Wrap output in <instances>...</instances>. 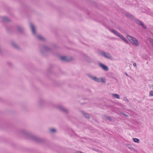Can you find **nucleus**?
<instances>
[{
	"instance_id": "obj_20",
	"label": "nucleus",
	"mask_w": 153,
	"mask_h": 153,
	"mask_svg": "<svg viewBox=\"0 0 153 153\" xmlns=\"http://www.w3.org/2000/svg\"><path fill=\"white\" fill-rule=\"evenodd\" d=\"M134 45H136L137 46H139V45L138 42L135 38H134Z\"/></svg>"
},
{
	"instance_id": "obj_21",
	"label": "nucleus",
	"mask_w": 153,
	"mask_h": 153,
	"mask_svg": "<svg viewBox=\"0 0 153 153\" xmlns=\"http://www.w3.org/2000/svg\"><path fill=\"white\" fill-rule=\"evenodd\" d=\"M50 131L52 133H54L56 132V130L55 128H50Z\"/></svg>"
},
{
	"instance_id": "obj_37",
	"label": "nucleus",
	"mask_w": 153,
	"mask_h": 153,
	"mask_svg": "<svg viewBox=\"0 0 153 153\" xmlns=\"http://www.w3.org/2000/svg\"><path fill=\"white\" fill-rule=\"evenodd\" d=\"M133 140L134 141V138H133Z\"/></svg>"
},
{
	"instance_id": "obj_15",
	"label": "nucleus",
	"mask_w": 153,
	"mask_h": 153,
	"mask_svg": "<svg viewBox=\"0 0 153 153\" xmlns=\"http://www.w3.org/2000/svg\"><path fill=\"white\" fill-rule=\"evenodd\" d=\"M81 113L86 118L88 119L89 118V114L88 113H85L83 111H81Z\"/></svg>"
},
{
	"instance_id": "obj_3",
	"label": "nucleus",
	"mask_w": 153,
	"mask_h": 153,
	"mask_svg": "<svg viewBox=\"0 0 153 153\" xmlns=\"http://www.w3.org/2000/svg\"><path fill=\"white\" fill-rule=\"evenodd\" d=\"M30 27L33 34L34 36L35 37L40 41H45L46 40V39L42 36L39 35H38L36 34L35 31V27L31 23L30 24Z\"/></svg>"
},
{
	"instance_id": "obj_36",
	"label": "nucleus",
	"mask_w": 153,
	"mask_h": 153,
	"mask_svg": "<svg viewBox=\"0 0 153 153\" xmlns=\"http://www.w3.org/2000/svg\"><path fill=\"white\" fill-rule=\"evenodd\" d=\"M138 118H139L140 117V116H138Z\"/></svg>"
},
{
	"instance_id": "obj_12",
	"label": "nucleus",
	"mask_w": 153,
	"mask_h": 153,
	"mask_svg": "<svg viewBox=\"0 0 153 153\" xmlns=\"http://www.w3.org/2000/svg\"><path fill=\"white\" fill-rule=\"evenodd\" d=\"M60 59L62 60L66 61H69L72 60L71 58L65 56H61Z\"/></svg>"
},
{
	"instance_id": "obj_11",
	"label": "nucleus",
	"mask_w": 153,
	"mask_h": 153,
	"mask_svg": "<svg viewBox=\"0 0 153 153\" xmlns=\"http://www.w3.org/2000/svg\"><path fill=\"white\" fill-rule=\"evenodd\" d=\"M134 21H135L136 23L138 25L142 26L143 27V28L145 29H146V25H144V23L143 22H141L140 20L138 19H136L135 20H134Z\"/></svg>"
},
{
	"instance_id": "obj_38",
	"label": "nucleus",
	"mask_w": 153,
	"mask_h": 153,
	"mask_svg": "<svg viewBox=\"0 0 153 153\" xmlns=\"http://www.w3.org/2000/svg\"><path fill=\"white\" fill-rule=\"evenodd\" d=\"M134 152H136V150L135 149H134Z\"/></svg>"
},
{
	"instance_id": "obj_24",
	"label": "nucleus",
	"mask_w": 153,
	"mask_h": 153,
	"mask_svg": "<svg viewBox=\"0 0 153 153\" xmlns=\"http://www.w3.org/2000/svg\"><path fill=\"white\" fill-rule=\"evenodd\" d=\"M149 96H153V91H150L149 95Z\"/></svg>"
},
{
	"instance_id": "obj_7",
	"label": "nucleus",
	"mask_w": 153,
	"mask_h": 153,
	"mask_svg": "<svg viewBox=\"0 0 153 153\" xmlns=\"http://www.w3.org/2000/svg\"><path fill=\"white\" fill-rule=\"evenodd\" d=\"M56 107L60 111L64 113L68 114L69 112L68 110L66 108L62 105H57Z\"/></svg>"
},
{
	"instance_id": "obj_5",
	"label": "nucleus",
	"mask_w": 153,
	"mask_h": 153,
	"mask_svg": "<svg viewBox=\"0 0 153 153\" xmlns=\"http://www.w3.org/2000/svg\"><path fill=\"white\" fill-rule=\"evenodd\" d=\"M40 52L42 54H44L46 52H52V49L49 48L46 45H42L40 47Z\"/></svg>"
},
{
	"instance_id": "obj_9",
	"label": "nucleus",
	"mask_w": 153,
	"mask_h": 153,
	"mask_svg": "<svg viewBox=\"0 0 153 153\" xmlns=\"http://www.w3.org/2000/svg\"><path fill=\"white\" fill-rule=\"evenodd\" d=\"M98 65L104 71H107L108 70L109 68L107 66L100 62H98Z\"/></svg>"
},
{
	"instance_id": "obj_8",
	"label": "nucleus",
	"mask_w": 153,
	"mask_h": 153,
	"mask_svg": "<svg viewBox=\"0 0 153 153\" xmlns=\"http://www.w3.org/2000/svg\"><path fill=\"white\" fill-rule=\"evenodd\" d=\"M110 30L112 33H114L117 36L119 37L122 39H123L124 38V36L119 33L117 32L116 30H114L113 29H110Z\"/></svg>"
},
{
	"instance_id": "obj_33",
	"label": "nucleus",
	"mask_w": 153,
	"mask_h": 153,
	"mask_svg": "<svg viewBox=\"0 0 153 153\" xmlns=\"http://www.w3.org/2000/svg\"><path fill=\"white\" fill-rule=\"evenodd\" d=\"M1 52V46H0V52Z\"/></svg>"
},
{
	"instance_id": "obj_39",
	"label": "nucleus",
	"mask_w": 153,
	"mask_h": 153,
	"mask_svg": "<svg viewBox=\"0 0 153 153\" xmlns=\"http://www.w3.org/2000/svg\"><path fill=\"white\" fill-rule=\"evenodd\" d=\"M134 118H135V115H134Z\"/></svg>"
},
{
	"instance_id": "obj_32",
	"label": "nucleus",
	"mask_w": 153,
	"mask_h": 153,
	"mask_svg": "<svg viewBox=\"0 0 153 153\" xmlns=\"http://www.w3.org/2000/svg\"><path fill=\"white\" fill-rule=\"evenodd\" d=\"M124 115H125V116H127V115H126V114H124Z\"/></svg>"
},
{
	"instance_id": "obj_16",
	"label": "nucleus",
	"mask_w": 153,
	"mask_h": 153,
	"mask_svg": "<svg viewBox=\"0 0 153 153\" xmlns=\"http://www.w3.org/2000/svg\"><path fill=\"white\" fill-rule=\"evenodd\" d=\"M127 37L128 40L130 41L132 44H134V39L132 37L129 36H127Z\"/></svg>"
},
{
	"instance_id": "obj_14",
	"label": "nucleus",
	"mask_w": 153,
	"mask_h": 153,
	"mask_svg": "<svg viewBox=\"0 0 153 153\" xmlns=\"http://www.w3.org/2000/svg\"><path fill=\"white\" fill-rule=\"evenodd\" d=\"M0 18L4 22H7L10 21V20L9 19L5 16L0 17Z\"/></svg>"
},
{
	"instance_id": "obj_19",
	"label": "nucleus",
	"mask_w": 153,
	"mask_h": 153,
	"mask_svg": "<svg viewBox=\"0 0 153 153\" xmlns=\"http://www.w3.org/2000/svg\"><path fill=\"white\" fill-rule=\"evenodd\" d=\"M126 16L130 19L133 18L132 16L130 13H127L126 14Z\"/></svg>"
},
{
	"instance_id": "obj_23",
	"label": "nucleus",
	"mask_w": 153,
	"mask_h": 153,
	"mask_svg": "<svg viewBox=\"0 0 153 153\" xmlns=\"http://www.w3.org/2000/svg\"><path fill=\"white\" fill-rule=\"evenodd\" d=\"M123 41H124L127 44H129V42H128V41L124 37V38L122 39Z\"/></svg>"
},
{
	"instance_id": "obj_18",
	"label": "nucleus",
	"mask_w": 153,
	"mask_h": 153,
	"mask_svg": "<svg viewBox=\"0 0 153 153\" xmlns=\"http://www.w3.org/2000/svg\"><path fill=\"white\" fill-rule=\"evenodd\" d=\"M112 95L114 97L117 98V99H120V96L117 94H112Z\"/></svg>"
},
{
	"instance_id": "obj_2",
	"label": "nucleus",
	"mask_w": 153,
	"mask_h": 153,
	"mask_svg": "<svg viewBox=\"0 0 153 153\" xmlns=\"http://www.w3.org/2000/svg\"><path fill=\"white\" fill-rule=\"evenodd\" d=\"M51 104L50 102L47 99L43 98L39 99L37 101V105L40 108L48 106Z\"/></svg>"
},
{
	"instance_id": "obj_4",
	"label": "nucleus",
	"mask_w": 153,
	"mask_h": 153,
	"mask_svg": "<svg viewBox=\"0 0 153 153\" xmlns=\"http://www.w3.org/2000/svg\"><path fill=\"white\" fill-rule=\"evenodd\" d=\"M87 76L91 79L97 82L105 83V79L103 78H98L91 74H88Z\"/></svg>"
},
{
	"instance_id": "obj_6",
	"label": "nucleus",
	"mask_w": 153,
	"mask_h": 153,
	"mask_svg": "<svg viewBox=\"0 0 153 153\" xmlns=\"http://www.w3.org/2000/svg\"><path fill=\"white\" fill-rule=\"evenodd\" d=\"M100 55L105 58L112 59L113 57L109 53L107 52H105L103 51H101L100 52Z\"/></svg>"
},
{
	"instance_id": "obj_13",
	"label": "nucleus",
	"mask_w": 153,
	"mask_h": 153,
	"mask_svg": "<svg viewBox=\"0 0 153 153\" xmlns=\"http://www.w3.org/2000/svg\"><path fill=\"white\" fill-rule=\"evenodd\" d=\"M16 28L17 30L20 32H22L24 30V29L23 27L20 25H17L16 26Z\"/></svg>"
},
{
	"instance_id": "obj_26",
	"label": "nucleus",
	"mask_w": 153,
	"mask_h": 153,
	"mask_svg": "<svg viewBox=\"0 0 153 153\" xmlns=\"http://www.w3.org/2000/svg\"><path fill=\"white\" fill-rule=\"evenodd\" d=\"M106 118L108 120L111 121H112V119L110 117H107Z\"/></svg>"
},
{
	"instance_id": "obj_28",
	"label": "nucleus",
	"mask_w": 153,
	"mask_h": 153,
	"mask_svg": "<svg viewBox=\"0 0 153 153\" xmlns=\"http://www.w3.org/2000/svg\"><path fill=\"white\" fill-rule=\"evenodd\" d=\"M123 99H124V100H125V101H126V102H128V100L126 97H124L123 98Z\"/></svg>"
},
{
	"instance_id": "obj_25",
	"label": "nucleus",
	"mask_w": 153,
	"mask_h": 153,
	"mask_svg": "<svg viewBox=\"0 0 153 153\" xmlns=\"http://www.w3.org/2000/svg\"><path fill=\"white\" fill-rule=\"evenodd\" d=\"M149 41H150L152 45L153 46V40L152 38H149Z\"/></svg>"
},
{
	"instance_id": "obj_27",
	"label": "nucleus",
	"mask_w": 153,
	"mask_h": 153,
	"mask_svg": "<svg viewBox=\"0 0 153 153\" xmlns=\"http://www.w3.org/2000/svg\"><path fill=\"white\" fill-rule=\"evenodd\" d=\"M130 149H133V148L131 147V145L130 144H127L126 145Z\"/></svg>"
},
{
	"instance_id": "obj_29",
	"label": "nucleus",
	"mask_w": 153,
	"mask_h": 153,
	"mask_svg": "<svg viewBox=\"0 0 153 153\" xmlns=\"http://www.w3.org/2000/svg\"><path fill=\"white\" fill-rule=\"evenodd\" d=\"M53 47L54 48H56V46L54 44H53Z\"/></svg>"
},
{
	"instance_id": "obj_1",
	"label": "nucleus",
	"mask_w": 153,
	"mask_h": 153,
	"mask_svg": "<svg viewBox=\"0 0 153 153\" xmlns=\"http://www.w3.org/2000/svg\"><path fill=\"white\" fill-rule=\"evenodd\" d=\"M19 133L24 137L33 140L36 142L42 143L44 141L43 139L42 138L35 136L25 130H21L19 131Z\"/></svg>"
},
{
	"instance_id": "obj_35",
	"label": "nucleus",
	"mask_w": 153,
	"mask_h": 153,
	"mask_svg": "<svg viewBox=\"0 0 153 153\" xmlns=\"http://www.w3.org/2000/svg\"><path fill=\"white\" fill-rule=\"evenodd\" d=\"M151 16H153V15H151Z\"/></svg>"
},
{
	"instance_id": "obj_22",
	"label": "nucleus",
	"mask_w": 153,
	"mask_h": 153,
	"mask_svg": "<svg viewBox=\"0 0 153 153\" xmlns=\"http://www.w3.org/2000/svg\"><path fill=\"white\" fill-rule=\"evenodd\" d=\"M134 142L139 143L140 142V140L138 138H134Z\"/></svg>"
},
{
	"instance_id": "obj_10",
	"label": "nucleus",
	"mask_w": 153,
	"mask_h": 153,
	"mask_svg": "<svg viewBox=\"0 0 153 153\" xmlns=\"http://www.w3.org/2000/svg\"><path fill=\"white\" fill-rule=\"evenodd\" d=\"M10 45L12 47L16 50H19L20 49L17 44L14 42H10Z\"/></svg>"
},
{
	"instance_id": "obj_31",
	"label": "nucleus",
	"mask_w": 153,
	"mask_h": 153,
	"mask_svg": "<svg viewBox=\"0 0 153 153\" xmlns=\"http://www.w3.org/2000/svg\"><path fill=\"white\" fill-rule=\"evenodd\" d=\"M125 74H126V75L127 76H128V74H127L126 73H125Z\"/></svg>"
},
{
	"instance_id": "obj_17",
	"label": "nucleus",
	"mask_w": 153,
	"mask_h": 153,
	"mask_svg": "<svg viewBox=\"0 0 153 153\" xmlns=\"http://www.w3.org/2000/svg\"><path fill=\"white\" fill-rule=\"evenodd\" d=\"M83 56L85 60L88 62H90L91 59L90 57L85 54H83Z\"/></svg>"
},
{
	"instance_id": "obj_34",
	"label": "nucleus",
	"mask_w": 153,
	"mask_h": 153,
	"mask_svg": "<svg viewBox=\"0 0 153 153\" xmlns=\"http://www.w3.org/2000/svg\"><path fill=\"white\" fill-rule=\"evenodd\" d=\"M134 125H135V123H136V122H135V121H134Z\"/></svg>"
},
{
	"instance_id": "obj_30",
	"label": "nucleus",
	"mask_w": 153,
	"mask_h": 153,
	"mask_svg": "<svg viewBox=\"0 0 153 153\" xmlns=\"http://www.w3.org/2000/svg\"><path fill=\"white\" fill-rule=\"evenodd\" d=\"M137 64L136 63H134V67H136Z\"/></svg>"
}]
</instances>
